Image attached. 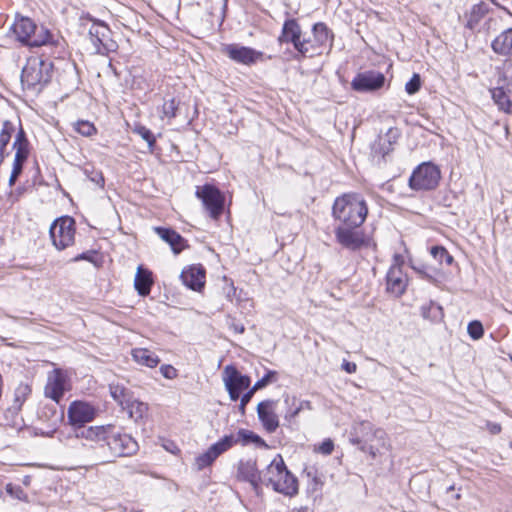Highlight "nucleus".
<instances>
[{"label": "nucleus", "instance_id": "nucleus-14", "mask_svg": "<svg viewBox=\"0 0 512 512\" xmlns=\"http://www.w3.org/2000/svg\"><path fill=\"white\" fill-rule=\"evenodd\" d=\"M13 148L15 156L12 166V172L9 178V186L12 187L23 170V165L29 156V141L26 138L25 132L22 128L16 134Z\"/></svg>", "mask_w": 512, "mask_h": 512}, {"label": "nucleus", "instance_id": "nucleus-34", "mask_svg": "<svg viewBox=\"0 0 512 512\" xmlns=\"http://www.w3.org/2000/svg\"><path fill=\"white\" fill-rule=\"evenodd\" d=\"M234 437L238 439V442H242L243 445L254 443L258 447H267V444L260 436L249 430L240 429L237 436L234 435Z\"/></svg>", "mask_w": 512, "mask_h": 512}, {"label": "nucleus", "instance_id": "nucleus-1", "mask_svg": "<svg viewBox=\"0 0 512 512\" xmlns=\"http://www.w3.org/2000/svg\"><path fill=\"white\" fill-rule=\"evenodd\" d=\"M77 438L97 444L99 448L108 449L112 457H126L138 451V443L131 435L117 429L114 425L89 426L77 432Z\"/></svg>", "mask_w": 512, "mask_h": 512}, {"label": "nucleus", "instance_id": "nucleus-39", "mask_svg": "<svg viewBox=\"0 0 512 512\" xmlns=\"http://www.w3.org/2000/svg\"><path fill=\"white\" fill-rule=\"evenodd\" d=\"M488 11L487 5L483 2L472 7L469 22H478Z\"/></svg>", "mask_w": 512, "mask_h": 512}, {"label": "nucleus", "instance_id": "nucleus-44", "mask_svg": "<svg viewBox=\"0 0 512 512\" xmlns=\"http://www.w3.org/2000/svg\"><path fill=\"white\" fill-rule=\"evenodd\" d=\"M334 450V443L331 439H325L317 448V451L323 455H330Z\"/></svg>", "mask_w": 512, "mask_h": 512}, {"label": "nucleus", "instance_id": "nucleus-24", "mask_svg": "<svg viewBox=\"0 0 512 512\" xmlns=\"http://www.w3.org/2000/svg\"><path fill=\"white\" fill-rule=\"evenodd\" d=\"M497 87L490 89L491 97L495 105H497L498 109L504 113L512 114V101L508 93L506 84L502 82V84L498 83Z\"/></svg>", "mask_w": 512, "mask_h": 512}, {"label": "nucleus", "instance_id": "nucleus-31", "mask_svg": "<svg viewBox=\"0 0 512 512\" xmlns=\"http://www.w3.org/2000/svg\"><path fill=\"white\" fill-rule=\"evenodd\" d=\"M31 393V388L26 383H20L14 390V399H13V405L12 408L15 411H18L21 409L23 403L26 401L28 396Z\"/></svg>", "mask_w": 512, "mask_h": 512}, {"label": "nucleus", "instance_id": "nucleus-50", "mask_svg": "<svg viewBox=\"0 0 512 512\" xmlns=\"http://www.w3.org/2000/svg\"><path fill=\"white\" fill-rule=\"evenodd\" d=\"M228 393H229V396L231 398V400L233 401H236L239 399L240 397V394L242 391L240 390H236L235 388H231V387H226Z\"/></svg>", "mask_w": 512, "mask_h": 512}, {"label": "nucleus", "instance_id": "nucleus-8", "mask_svg": "<svg viewBox=\"0 0 512 512\" xmlns=\"http://www.w3.org/2000/svg\"><path fill=\"white\" fill-rule=\"evenodd\" d=\"M440 178L439 168L430 162H425L413 171L409 178V186L416 191L433 190L438 186Z\"/></svg>", "mask_w": 512, "mask_h": 512}, {"label": "nucleus", "instance_id": "nucleus-40", "mask_svg": "<svg viewBox=\"0 0 512 512\" xmlns=\"http://www.w3.org/2000/svg\"><path fill=\"white\" fill-rule=\"evenodd\" d=\"M134 132L137 133L143 140H145L150 148L154 146L156 139L148 128L142 125H138L135 127Z\"/></svg>", "mask_w": 512, "mask_h": 512}, {"label": "nucleus", "instance_id": "nucleus-5", "mask_svg": "<svg viewBox=\"0 0 512 512\" xmlns=\"http://www.w3.org/2000/svg\"><path fill=\"white\" fill-rule=\"evenodd\" d=\"M52 63L39 56L27 59L21 73V83L27 89H37L48 83L52 77Z\"/></svg>", "mask_w": 512, "mask_h": 512}, {"label": "nucleus", "instance_id": "nucleus-19", "mask_svg": "<svg viewBox=\"0 0 512 512\" xmlns=\"http://www.w3.org/2000/svg\"><path fill=\"white\" fill-rule=\"evenodd\" d=\"M225 53L229 58L237 63L244 65L254 64L262 57V53L250 47L240 46L237 44H230L224 48Z\"/></svg>", "mask_w": 512, "mask_h": 512}, {"label": "nucleus", "instance_id": "nucleus-38", "mask_svg": "<svg viewBox=\"0 0 512 512\" xmlns=\"http://www.w3.org/2000/svg\"><path fill=\"white\" fill-rule=\"evenodd\" d=\"M75 131L85 137H90L96 133L93 123L85 120H79L73 124Z\"/></svg>", "mask_w": 512, "mask_h": 512}, {"label": "nucleus", "instance_id": "nucleus-54", "mask_svg": "<svg viewBox=\"0 0 512 512\" xmlns=\"http://www.w3.org/2000/svg\"><path fill=\"white\" fill-rule=\"evenodd\" d=\"M500 430H501V428H500V426H499V425H495V426L493 427V429H492V431H493L494 433H498V432H500Z\"/></svg>", "mask_w": 512, "mask_h": 512}, {"label": "nucleus", "instance_id": "nucleus-23", "mask_svg": "<svg viewBox=\"0 0 512 512\" xmlns=\"http://www.w3.org/2000/svg\"><path fill=\"white\" fill-rule=\"evenodd\" d=\"M223 381L225 387L235 388L236 390L243 391L250 385V378L241 375L238 370L233 366H226L223 371Z\"/></svg>", "mask_w": 512, "mask_h": 512}, {"label": "nucleus", "instance_id": "nucleus-53", "mask_svg": "<svg viewBox=\"0 0 512 512\" xmlns=\"http://www.w3.org/2000/svg\"><path fill=\"white\" fill-rule=\"evenodd\" d=\"M91 181L95 182L100 187L104 186V178L101 173H96L92 178Z\"/></svg>", "mask_w": 512, "mask_h": 512}, {"label": "nucleus", "instance_id": "nucleus-33", "mask_svg": "<svg viewBox=\"0 0 512 512\" xmlns=\"http://www.w3.org/2000/svg\"><path fill=\"white\" fill-rule=\"evenodd\" d=\"M421 315L425 319H429L433 322L442 320L443 310L442 307L434 302H430L421 307Z\"/></svg>", "mask_w": 512, "mask_h": 512}, {"label": "nucleus", "instance_id": "nucleus-55", "mask_svg": "<svg viewBox=\"0 0 512 512\" xmlns=\"http://www.w3.org/2000/svg\"><path fill=\"white\" fill-rule=\"evenodd\" d=\"M80 259H85L84 254L79 255V256H77V257L75 258V260H80Z\"/></svg>", "mask_w": 512, "mask_h": 512}, {"label": "nucleus", "instance_id": "nucleus-51", "mask_svg": "<svg viewBox=\"0 0 512 512\" xmlns=\"http://www.w3.org/2000/svg\"><path fill=\"white\" fill-rule=\"evenodd\" d=\"M303 405H304V402H301L298 407H296L294 410L289 411L286 414V418L291 419V418L296 417L298 415V413L301 411V409L303 408Z\"/></svg>", "mask_w": 512, "mask_h": 512}, {"label": "nucleus", "instance_id": "nucleus-47", "mask_svg": "<svg viewBox=\"0 0 512 512\" xmlns=\"http://www.w3.org/2000/svg\"><path fill=\"white\" fill-rule=\"evenodd\" d=\"M341 368L349 373V374H352V373H355L356 372V369H357V365L354 363V362H350L346 359L343 360L342 364H341Z\"/></svg>", "mask_w": 512, "mask_h": 512}, {"label": "nucleus", "instance_id": "nucleus-25", "mask_svg": "<svg viewBox=\"0 0 512 512\" xmlns=\"http://www.w3.org/2000/svg\"><path fill=\"white\" fill-rule=\"evenodd\" d=\"M153 282L152 272L142 265L138 266L134 279V287L138 294L140 296L149 295Z\"/></svg>", "mask_w": 512, "mask_h": 512}, {"label": "nucleus", "instance_id": "nucleus-6", "mask_svg": "<svg viewBox=\"0 0 512 512\" xmlns=\"http://www.w3.org/2000/svg\"><path fill=\"white\" fill-rule=\"evenodd\" d=\"M17 39L25 45L38 47L49 43L50 33L43 26L37 25L28 17H21L13 24Z\"/></svg>", "mask_w": 512, "mask_h": 512}, {"label": "nucleus", "instance_id": "nucleus-42", "mask_svg": "<svg viewBox=\"0 0 512 512\" xmlns=\"http://www.w3.org/2000/svg\"><path fill=\"white\" fill-rule=\"evenodd\" d=\"M421 87V78L419 74H414L412 78L406 83L405 90L409 95H413L419 91Z\"/></svg>", "mask_w": 512, "mask_h": 512}, {"label": "nucleus", "instance_id": "nucleus-29", "mask_svg": "<svg viewBox=\"0 0 512 512\" xmlns=\"http://www.w3.org/2000/svg\"><path fill=\"white\" fill-rule=\"evenodd\" d=\"M111 397L123 408L133 397V393L124 385L119 383H111L109 385Z\"/></svg>", "mask_w": 512, "mask_h": 512}, {"label": "nucleus", "instance_id": "nucleus-28", "mask_svg": "<svg viewBox=\"0 0 512 512\" xmlns=\"http://www.w3.org/2000/svg\"><path fill=\"white\" fill-rule=\"evenodd\" d=\"M135 422L142 420L148 412V405L133 397L123 408Z\"/></svg>", "mask_w": 512, "mask_h": 512}, {"label": "nucleus", "instance_id": "nucleus-15", "mask_svg": "<svg viewBox=\"0 0 512 512\" xmlns=\"http://www.w3.org/2000/svg\"><path fill=\"white\" fill-rule=\"evenodd\" d=\"M403 257L399 254L394 256V263L391 265L386 276V289L396 297L401 296L407 287L408 278L402 270Z\"/></svg>", "mask_w": 512, "mask_h": 512}, {"label": "nucleus", "instance_id": "nucleus-48", "mask_svg": "<svg viewBox=\"0 0 512 512\" xmlns=\"http://www.w3.org/2000/svg\"><path fill=\"white\" fill-rule=\"evenodd\" d=\"M254 394V391L253 390H249L248 392H246L242 397H241V400H240V410L241 412L243 413L244 410H245V406L249 403V401L251 400L252 396Z\"/></svg>", "mask_w": 512, "mask_h": 512}, {"label": "nucleus", "instance_id": "nucleus-56", "mask_svg": "<svg viewBox=\"0 0 512 512\" xmlns=\"http://www.w3.org/2000/svg\"><path fill=\"white\" fill-rule=\"evenodd\" d=\"M510 358H511V360H512V354H510Z\"/></svg>", "mask_w": 512, "mask_h": 512}, {"label": "nucleus", "instance_id": "nucleus-26", "mask_svg": "<svg viewBox=\"0 0 512 512\" xmlns=\"http://www.w3.org/2000/svg\"><path fill=\"white\" fill-rule=\"evenodd\" d=\"M492 50L502 56H512V27L500 33L491 43Z\"/></svg>", "mask_w": 512, "mask_h": 512}, {"label": "nucleus", "instance_id": "nucleus-11", "mask_svg": "<svg viewBox=\"0 0 512 512\" xmlns=\"http://www.w3.org/2000/svg\"><path fill=\"white\" fill-rule=\"evenodd\" d=\"M196 196L202 203L212 219L218 220L224 210V196L221 191L211 184L197 186Z\"/></svg>", "mask_w": 512, "mask_h": 512}, {"label": "nucleus", "instance_id": "nucleus-45", "mask_svg": "<svg viewBox=\"0 0 512 512\" xmlns=\"http://www.w3.org/2000/svg\"><path fill=\"white\" fill-rule=\"evenodd\" d=\"M160 371L167 379H174L177 376V370L171 365H162Z\"/></svg>", "mask_w": 512, "mask_h": 512}, {"label": "nucleus", "instance_id": "nucleus-18", "mask_svg": "<svg viewBox=\"0 0 512 512\" xmlns=\"http://www.w3.org/2000/svg\"><path fill=\"white\" fill-rule=\"evenodd\" d=\"M385 76L377 71H365L359 73L352 81L351 86L355 91L368 92L381 88L384 85Z\"/></svg>", "mask_w": 512, "mask_h": 512}, {"label": "nucleus", "instance_id": "nucleus-37", "mask_svg": "<svg viewBox=\"0 0 512 512\" xmlns=\"http://www.w3.org/2000/svg\"><path fill=\"white\" fill-rule=\"evenodd\" d=\"M134 361L139 365H144L147 367H155L159 362V358L156 354H131Z\"/></svg>", "mask_w": 512, "mask_h": 512}, {"label": "nucleus", "instance_id": "nucleus-16", "mask_svg": "<svg viewBox=\"0 0 512 512\" xmlns=\"http://www.w3.org/2000/svg\"><path fill=\"white\" fill-rule=\"evenodd\" d=\"M313 37V40L303 38V44H306L307 47H310L315 51L313 53L301 54L303 57H313L315 55H320L326 47L331 46L332 35L324 23L314 24Z\"/></svg>", "mask_w": 512, "mask_h": 512}, {"label": "nucleus", "instance_id": "nucleus-35", "mask_svg": "<svg viewBox=\"0 0 512 512\" xmlns=\"http://www.w3.org/2000/svg\"><path fill=\"white\" fill-rule=\"evenodd\" d=\"M505 83L507 90L512 93V60L505 61L499 72L498 83Z\"/></svg>", "mask_w": 512, "mask_h": 512}, {"label": "nucleus", "instance_id": "nucleus-10", "mask_svg": "<svg viewBox=\"0 0 512 512\" xmlns=\"http://www.w3.org/2000/svg\"><path fill=\"white\" fill-rule=\"evenodd\" d=\"M71 390V381L66 370L55 368L47 375L44 394L59 403L67 391Z\"/></svg>", "mask_w": 512, "mask_h": 512}, {"label": "nucleus", "instance_id": "nucleus-17", "mask_svg": "<svg viewBox=\"0 0 512 512\" xmlns=\"http://www.w3.org/2000/svg\"><path fill=\"white\" fill-rule=\"evenodd\" d=\"M301 28L295 19H288L284 22L282 33L279 36L280 42H291L294 48L300 53H313L314 49L303 44Z\"/></svg>", "mask_w": 512, "mask_h": 512}, {"label": "nucleus", "instance_id": "nucleus-3", "mask_svg": "<svg viewBox=\"0 0 512 512\" xmlns=\"http://www.w3.org/2000/svg\"><path fill=\"white\" fill-rule=\"evenodd\" d=\"M349 440L353 445H357L362 452L370 454L372 458H375L381 449L389 447L386 432L365 420L352 425Z\"/></svg>", "mask_w": 512, "mask_h": 512}, {"label": "nucleus", "instance_id": "nucleus-21", "mask_svg": "<svg viewBox=\"0 0 512 512\" xmlns=\"http://www.w3.org/2000/svg\"><path fill=\"white\" fill-rule=\"evenodd\" d=\"M237 478L249 482L254 488L262 483L263 474L259 473L254 460L239 461L237 468Z\"/></svg>", "mask_w": 512, "mask_h": 512}, {"label": "nucleus", "instance_id": "nucleus-43", "mask_svg": "<svg viewBox=\"0 0 512 512\" xmlns=\"http://www.w3.org/2000/svg\"><path fill=\"white\" fill-rule=\"evenodd\" d=\"M469 335L473 339H479L483 335V326L479 321H472L468 324L467 327Z\"/></svg>", "mask_w": 512, "mask_h": 512}, {"label": "nucleus", "instance_id": "nucleus-9", "mask_svg": "<svg viewBox=\"0 0 512 512\" xmlns=\"http://www.w3.org/2000/svg\"><path fill=\"white\" fill-rule=\"evenodd\" d=\"M50 238L58 250H64L74 243L75 221L69 216L56 219L50 227Z\"/></svg>", "mask_w": 512, "mask_h": 512}, {"label": "nucleus", "instance_id": "nucleus-52", "mask_svg": "<svg viewBox=\"0 0 512 512\" xmlns=\"http://www.w3.org/2000/svg\"><path fill=\"white\" fill-rule=\"evenodd\" d=\"M164 448L172 454H177L180 452V449L173 442L165 444Z\"/></svg>", "mask_w": 512, "mask_h": 512}, {"label": "nucleus", "instance_id": "nucleus-2", "mask_svg": "<svg viewBox=\"0 0 512 512\" xmlns=\"http://www.w3.org/2000/svg\"><path fill=\"white\" fill-rule=\"evenodd\" d=\"M367 215V203L358 193H345L337 197L332 206V217L337 224L362 226Z\"/></svg>", "mask_w": 512, "mask_h": 512}, {"label": "nucleus", "instance_id": "nucleus-12", "mask_svg": "<svg viewBox=\"0 0 512 512\" xmlns=\"http://www.w3.org/2000/svg\"><path fill=\"white\" fill-rule=\"evenodd\" d=\"M96 414V408L88 402L75 400L69 405L67 411L68 423L73 427L79 428L76 430V436L77 432L87 428L83 427L84 424L93 421Z\"/></svg>", "mask_w": 512, "mask_h": 512}, {"label": "nucleus", "instance_id": "nucleus-46", "mask_svg": "<svg viewBox=\"0 0 512 512\" xmlns=\"http://www.w3.org/2000/svg\"><path fill=\"white\" fill-rule=\"evenodd\" d=\"M274 375H275V373L269 372L263 378L258 380L251 390H253L255 392L256 390L265 387L268 383L271 382V379L274 377Z\"/></svg>", "mask_w": 512, "mask_h": 512}, {"label": "nucleus", "instance_id": "nucleus-49", "mask_svg": "<svg viewBox=\"0 0 512 512\" xmlns=\"http://www.w3.org/2000/svg\"><path fill=\"white\" fill-rule=\"evenodd\" d=\"M229 327L233 329V331L237 334H241L244 332V325L240 322H237L235 319L229 320Z\"/></svg>", "mask_w": 512, "mask_h": 512}, {"label": "nucleus", "instance_id": "nucleus-4", "mask_svg": "<svg viewBox=\"0 0 512 512\" xmlns=\"http://www.w3.org/2000/svg\"><path fill=\"white\" fill-rule=\"evenodd\" d=\"M262 483L286 496L298 493L297 478L287 469L280 454L276 455L263 472Z\"/></svg>", "mask_w": 512, "mask_h": 512}, {"label": "nucleus", "instance_id": "nucleus-22", "mask_svg": "<svg viewBox=\"0 0 512 512\" xmlns=\"http://www.w3.org/2000/svg\"><path fill=\"white\" fill-rule=\"evenodd\" d=\"M180 277L185 286L199 291L205 284V269L201 265H193L184 269Z\"/></svg>", "mask_w": 512, "mask_h": 512}, {"label": "nucleus", "instance_id": "nucleus-30", "mask_svg": "<svg viewBox=\"0 0 512 512\" xmlns=\"http://www.w3.org/2000/svg\"><path fill=\"white\" fill-rule=\"evenodd\" d=\"M109 34V28L103 23H93L89 29V36L92 43L98 51L101 50L100 46H105L104 40Z\"/></svg>", "mask_w": 512, "mask_h": 512}, {"label": "nucleus", "instance_id": "nucleus-32", "mask_svg": "<svg viewBox=\"0 0 512 512\" xmlns=\"http://www.w3.org/2000/svg\"><path fill=\"white\" fill-rule=\"evenodd\" d=\"M14 130V125L10 121H5L3 123V127L0 132V156L2 160L5 158L6 148L11 140Z\"/></svg>", "mask_w": 512, "mask_h": 512}, {"label": "nucleus", "instance_id": "nucleus-20", "mask_svg": "<svg viewBox=\"0 0 512 512\" xmlns=\"http://www.w3.org/2000/svg\"><path fill=\"white\" fill-rule=\"evenodd\" d=\"M257 413L263 427L272 433L279 427L278 416L274 411V401H262L257 406Z\"/></svg>", "mask_w": 512, "mask_h": 512}, {"label": "nucleus", "instance_id": "nucleus-7", "mask_svg": "<svg viewBox=\"0 0 512 512\" xmlns=\"http://www.w3.org/2000/svg\"><path fill=\"white\" fill-rule=\"evenodd\" d=\"M361 226L336 224L334 233L336 242L344 249L358 251L369 245V239L360 229Z\"/></svg>", "mask_w": 512, "mask_h": 512}, {"label": "nucleus", "instance_id": "nucleus-27", "mask_svg": "<svg viewBox=\"0 0 512 512\" xmlns=\"http://www.w3.org/2000/svg\"><path fill=\"white\" fill-rule=\"evenodd\" d=\"M155 232L171 246L174 253L177 254L183 250L185 241L176 231L169 228L156 227Z\"/></svg>", "mask_w": 512, "mask_h": 512}, {"label": "nucleus", "instance_id": "nucleus-36", "mask_svg": "<svg viewBox=\"0 0 512 512\" xmlns=\"http://www.w3.org/2000/svg\"><path fill=\"white\" fill-rule=\"evenodd\" d=\"M430 253L440 264L445 263L446 265H451L453 262V257L443 246H433Z\"/></svg>", "mask_w": 512, "mask_h": 512}, {"label": "nucleus", "instance_id": "nucleus-41", "mask_svg": "<svg viewBox=\"0 0 512 512\" xmlns=\"http://www.w3.org/2000/svg\"><path fill=\"white\" fill-rule=\"evenodd\" d=\"M177 109H178V103L174 98L166 101L163 104V108H162L163 117H166L168 119L174 118L176 116Z\"/></svg>", "mask_w": 512, "mask_h": 512}, {"label": "nucleus", "instance_id": "nucleus-13", "mask_svg": "<svg viewBox=\"0 0 512 512\" xmlns=\"http://www.w3.org/2000/svg\"><path fill=\"white\" fill-rule=\"evenodd\" d=\"M238 439L233 434L226 435L218 442L214 443L209 449L195 458V466L198 471L210 466L221 454L228 451L235 444Z\"/></svg>", "mask_w": 512, "mask_h": 512}]
</instances>
